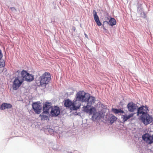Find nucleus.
Instances as JSON below:
<instances>
[{"label":"nucleus","instance_id":"10","mask_svg":"<svg viewBox=\"0 0 153 153\" xmlns=\"http://www.w3.org/2000/svg\"><path fill=\"white\" fill-rule=\"evenodd\" d=\"M60 113V109L59 107L54 106L51 108V114L53 117H56L58 116Z\"/></svg>","mask_w":153,"mask_h":153},{"label":"nucleus","instance_id":"26","mask_svg":"<svg viewBox=\"0 0 153 153\" xmlns=\"http://www.w3.org/2000/svg\"><path fill=\"white\" fill-rule=\"evenodd\" d=\"M3 56L2 54L1 53V50H0V59H1Z\"/></svg>","mask_w":153,"mask_h":153},{"label":"nucleus","instance_id":"12","mask_svg":"<svg viewBox=\"0 0 153 153\" xmlns=\"http://www.w3.org/2000/svg\"><path fill=\"white\" fill-rule=\"evenodd\" d=\"M81 106V103L80 101L76 99V100H73L71 108L72 110H76L79 109Z\"/></svg>","mask_w":153,"mask_h":153},{"label":"nucleus","instance_id":"14","mask_svg":"<svg viewBox=\"0 0 153 153\" xmlns=\"http://www.w3.org/2000/svg\"><path fill=\"white\" fill-rule=\"evenodd\" d=\"M93 15L94 16V20L96 23L97 25L99 26L102 25V24L100 22L98 16L97 15V13L96 11L94 10L93 11Z\"/></svg>","mask_w":153,"mask_h":153},{"label":"nucleus","instance_id":"25","mask_svg":"<svg viewBox=\"0 0 153 153\" xmlns=\"http://www.w3.org/2000/svg\"><path fill=\"white\" fill-rule=\"evenodd\" d=\"M10 9L12 11L16 10V9L14 7H11L10 8Z\"/></svg>","mask_w":153,"mask_h":153},{"label":"nucleus","instance_id":"3","mask_svg":"<svg viewBox=\"0 0 153 153\" xmlns=\"http://www.w3.org/2000/svg\"><path fill=\"white\" fill-rule=\"evenodd\" d=\"M149 111L148 107L147 106L142 105L137 109V115L141 117L147 114Z\"/></svg>","mask_w":153,"mask_h":153},{"label":"nucleus","instance_id":"21","mask_svg":"<svg viewBox=\"0 0 153 153\" xmlns=\"http://www.w3.org/2000/svg\"><path fill=\"white\" fill-rule=\"evenodd\" d=\"M113 111L115 114L123 113H124V111L121 109H117L114 108L112 109Z\"/></svg>","mask_w":153,"mask_h":153},{"label":"nucleus","instance_id":"6","mask_svg":"<svg viewBox=\"0 0 153 153\" xmlns=\"http://www.w3.org/2000/svg\"><path fill=\"white\" fill-rule=\"evenodd\" d=\"M143 140L148 144H151L153 143V136L148 133H145L142 136Z\"/></svg>","mask_w":153,"mask_h":153},{"label":"nucleus","instance_id":"30","mask_svg":"<svg viewBox=\"0 0 153 153\" xmlns=\"http://www.w3.org/2000/svg\"><path fill=\"white\" fill-rule=\"evenodd\" d=\"M103 28L104 29V30L105 29V27L104 26H103Z\"/></svg>","mask_w":153,"mask_h":153},{"label":"nucleus","instance_id":"13","mask_svg":"<svg viewBox=\"0 0 153 153\" xmlns=\"http://www.w3.org/2000/svg\"><path fill=\"white\" fill-rule=\"evenodd\" d=\"M51 103L46 102L43 105V111L45 114H48L49 111L52 108Z\"/></svg>","mask_w":153,"mask_h":153},{"label":"nucleus","instance_id":"16","mask_svg":"<svg viewBox=\"0 0 153 153\" xmlns=\"http://www.w3.org/2000/svg\"><path fill=\"white\" fill-rule=\"evenodd\" d=\"M135 114V113H131L129 114L128 115L126 114L122 115L121 118L123 119V122L127 121L128 119H129L130 118L133 117Z\"/></svg>","mask_w":153,"mask_h":153},{"label":"nucleus","instance_id":"29","mask_svg":"<svg viewBox=\"0 0 153 153\" xmlns=\"http://www.w3.org/2000/svg\"><path fill=\"white\" fill-rule=\"evenodd\" d=\"M85 36L86 37L87 36V35L85 33Z\"/></svg>","mask_w":153,"mask_h":153},{"label":"nucleus","instance_id":"1","mask_svg":"<svg viewBox=\"0 0 153 153\" xmlns=\"http://www.w3.org/2000/svg\"><path fill=\"white\" fill-rule=\"evenodd\" d=\"M39 85L45 86L48 84L51 79V75L49 73L45 72L39 78Z\"/></svg>","mask_w":153,"mask_h":153},{"label":"nucleus","instance_id":"15","mask_svg":"<svg viewBox=\"0 0 153 153\" xmlns=\"http://www.w3.org/2000/svg\"><path fill=\"white\" fill-rule=\"evenodd\" d=\"M85 100V102H87L88 105H91L94 103L95 99V97L90 96L88 98L86 97Z\"/></svg>","mask_w":153,"mask_h":153},{"label":"nucleus","instance_id":"2","mask_svg":"<svg viewBox=\"0 0 153 153\" xmlns=\"http://www.w3.org/2000/svg\"><path fill=\"white\" fill-rule=\"evenodd\" d=\"M24 82V79L22 76H21L20 74L16 77L13 82L12 87L14 90H17L21 86Z\"/></svg>","mask_w":153,"mask_h":153},{"label":"nucleus","instance_id":"22","mask_svg":"<svg viewBox=\"0 0 153 153\" xmlns=\"http://www.w3.org/2000/svg\"><path fill=\"white\" fill-rule=\"evenodd\" d=\"M117 120V118L114 116H111L110 118V123L112 124L115 121Z\"/></svg>","mask_w":153,"mask_h":153},{"label":"nucleus","instance_id":"19","mask_svg":"<svg viewBox=\"0 0 153 153\" xmlns=\"http://www.w3.org/2000/svg\"><path fill=\"white\" fill-rule=\"evenodd\" d=\"M108 24L111 26L114 25L116 24V22L114 18H111L109 22H107Z\"/></svg>","mask_w":153,"mask_h":153},{"label":"nucleus","instance_id":"18","mask_svg":"<svg viewBox=\"0 0 153 153\" xmlns=\"http://www.w3.org/2000/svg\"><path fill=\"white\" fill-rule=\"evenodd\" d=\"M12 107V105L10 104L6 103H4L1 104L2 110H4L6 109L10 108Z\"/></svg>","mask_w":153,"mask_h":153},{"label":"nucleus","instance_id":"17","mask_svg":"<svg viewBox=\"0 0 153 153\" xmlns=\"http://www.w3.org/2000/svg\"><path fill=\"white\" fill-rule=\"evenodd\" d=\"M73 102L71 101L69 99L66 100L65 101L64 105L66 107H69L70 108V109L72 110L71 109Z\"/></svg>","mask_w":153,"mask_h":153},{"label":"nucleus","instance_id":"28","mask_svg":"<svg viewBox=\"0 0 153 153\" xmlns=\"http://www.w3.org/2000/svg\"><path fill=\"white\" fill-rule=\"evenodd\" d=\"M0 109L2 110L1 105V106L0 105Z\"/></svg>","mask_w":153,"mask_h":153},{"label":"nucleus","instance_id":"8","mask_svg":"<svg viewBox=\"0 0 153 153\" xmlns=\"http://www.w3.org/2000/svg\"><path fill=\"white\" fill-rule=\"evenodd\" d=\"M85 95L86 93L84 91H79L76 94V99L82 102H85L86 98Z\"/></svg>","mask_w":153,"mask_h":153},{"label":"nucleus","instance_id":"11","mask_svg":"<svg viewBox=\"0 0 153 153\" xmlns=\"http://www.w3.org/2000/svg\"><path fill=\"white\" fill-rule=\"evenodd\" d=\"M32 107L35 112L37 114H39L41 112L42 108L39 103H33Z\"/></svg>","mask_w":153,"mask_h":153},{"label":"nucleus","instance_id":"9","mask_svg":"<svg viewBox=\"0 0 153 153\" xmlns=\"http://www.w3.org/2000/svg\"><path fill=\"white\" fill-rule=\"evenodd\" d=\"M127 107L128 111L132 113H134L138 109L137 104L132 102L129 103L127 104Z\"/></svg>","mask_w":153,"mask_h":153},{"label":"nucleus","instance_id":"27","mask_svg":"<svg viewBox=\"0 0 153 153\" xmlns=\"http://www.w3.org/2000/svg\"><path fill=\"white\" fill-rule=\"evenodd\" d=\"M73 29L74 30H75V27H74L73 28Z\"/></svg>","mask_w":153,"mask_h":153},{"label":"nucleus","instance_id":"24","mask_svg":"<svg viewBox=\"0 0 153 153\" xmlns=\"http://www.w3.org/2000/svg\"><path fill=\"white\" fill-rule=\"evenodd\" d=\"M93 115L92 117V118L93 119H96L98 117V114L94 112L92 114Z\"/></svg>","mask_w":153,"mask_h":153},{"label":"nucleus","instance_id":"5","mask_svg":"<svg viewBox=\"0 0 153 153\" xmlns=\"http://www.w3.org/2000/svg\"><path fill=\"white\" fill-rule=\"evenodd\" d=\"M140 118L142 122L146 125L152 122L153 120L152 117L148 114Z\"/></svg>","mask_w":153,"mask_h":153},{"label":"nucleus","instance_id":"7","mask_svg":"<svg viewBox=\"0 0 153 153\" xmlns=\"http://www.w3.org/2000/svg\"><path fill=\"white\" fill-rule=\"evenodd\" d=\"M82 110L84 112L91 115L95 111L96 109L94 107L92 106L91 105L87 104L86 105L83 106L82 108Z\"/></svg>","mask_w":153,"mask_h":153},{"label":"nucleus","instance_id":"20","mask_svg":"<svg viewBox=\"0 0 153 153\" xmlns=\"http://www.w3.org/2000/svg\"><path fill=\"white\" fill-rule=\"evenodd\" d=\"M45 113H44L43 112L39 115V117H41V120H47L48 119V116L44 114Z\"/></svg>","mask_w":153,"mask_h":153},{"label":"nucleus","instance_id":"23","mask_svg":"<svg viewBox=\"0 0 153 153\" xmlns=\"http://www.w3.org/2000/svg\"><path fill=\"white\" fill-rule=\"evenodd\" d=\"M5 66V62L3 60H0V68L3 67Z\"/></svg>","mask_w":153,"mask_h":153},{"label":"nucleus","instance_id":"4","mask_svg":"<svg viewBox=\"0 0 153 153\" xmlns=\"http://www.w3.org/2000/svg\"><path fill=\"white\" fill-rule=\"evenodd\" d=\"M21 74V76L22 77L23 79L27 82H30L34 79L33 76L30 74L26 71L23 70L21 72L20 74Z\"/></svg>","mask_w":153,"mask_h":153}]
</instances>
